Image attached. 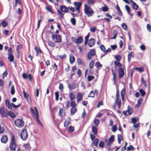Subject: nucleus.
Masks as SVG:
<instances>
[{
	"instance_id": "1a4fd4ad",
	"label": "nucleus",
	"mask_w": 151,
	"mask_h": 151,
	"mask_svg": "<svg viewBox=\"0 0 151 151\" xmlns=\"http://www.w3.org/2000/svg\"><path fill=\"white\" fill-rule=\"evenodd\" d=\"M35 56L37 57L39 54H42L43 55V52L41 50L39 47L36 45L35 47Z\"/></svg>"
},
{
	"instance_id": "13d9d810",
	"label": "nucleus",
	"mask_w": 151,
	"mask_h": 151,
	"mask_svg": "<svg viewBox=\"0 0 151 151\" xmlns=\"http://www.w3.org/2000/svg\"><path fill=\"white\" fill-rule=\"evenodd\" d=\"M59 89L62 91H63L64 89V86L62 83H60L59 84Z\"/></svg>"
},
{
	"instance_id": "79ce46f5",
	"label": "nucleus",
	"mask_w": 151,
	"mask_h": 151,
	"mask_svg": "<svg viewBox=\"0 0 151 151\" xmlns=\"http://www.w3.org/2000/svg\"><path fill=\"white\" fill-rule=\"evenodd\" d=\"M95 66L97 68L100 67H102V65L99 62H97L95 63Z\"/></svg>"
},
{
	"instance_id": "2f4dec72",
	"label": "nucleus",
	"mask_w": 151,
	"mask_h": 151,
	"mask_svg": "<svg viewBox=\"0 0 151 151\" xmlns=\"http://www.w3.org/2000/svg\"><path fill=\"white\" fill-rule=\"evenodd\" d=\"M113 33L114 34L113 37L111 38L112 39H115L116 38L117 35L118 34V32L117 30H114L113 31Z\"/></svg>"
},
{
	"instance_id": "7c9ffc66",
	"label": "nucleus",
	"mask_w": 151,
	"mask_h": 151,
	"mask_svg": "<svg viewBox=\"0 0 151 151\" xmlns=\"http://www.w3.org/2000/svg\"><path fill=\"white\" fill-rule=\"evenodd\" d=\"M9 115L12 118H14L15 117V115L14 113L13 112L11 111H8V116Z\"/></svg>"
},
{
	"instance_id": "cd10ccee",
	"label": "nucleus",
	"mask_w": 151,
	"mask_h": 151,
	"mask_svg": "<svg viewBox=\"0 0 151 151\" xmlns=\"http://www.w3.org/2000/svg\"><path fill=\"white\" fill-rule=\"evenodd\" d=\"M142 99L141 98H140L137 102V104L136 105V107L137 108L139 107L140 106L141 104V102L142 101Z\"/></svg>"
},
{
	"instance_id": "37998d69",
	"label": "nucleus",
	"mask_w": 151,
	"mask_h": 151,
	"mask_svg": "<svg viewBox=\"0 0 151 151\" xmlns=\"http://www.w3.org/2000/svg\"><path fill=\"white\" fill-rule=\"evenodd\" d=\"M135 70H136L138 71V72L141 73L144 71V68L143 67L137 68H135Z\"/></svg>"
},
{
	"instance_id": "393cba45",
	"label": "nucleus",
	"mask_w": 151,
	"mask_h": 151,
	"mask_svg": "<svg viewBox=\"0 0 151 151\" xmlns=\"http://www.w3.org/2000/svg\"><path fill=\"white\" fill-rule=\"evenodd\" d=\"M92 131L95 135H96L98 132L97 127L93 126L92 127Z\"/></svg>"
},
{
	"instance_id": "6e6552de",
	"label": "nucleus",
	"mask_w": 151,
	"mask_h": 151,
	"mask_svg": "<svg viewBox=\"0 0 151 151\" xmlns=\"http://www.w3.org/2000/svg\"><path fill=\"white\" fill-rule=\"evenodd\" d=\"M28 136V134L26 129H23L20 134V137L23 140H25L27 139Z\"/></svg>"
},
{
	"instance_id": "58836bf2",
	"label": "nucleus",
	"mask_w": 151,
	"mask_h": 151,
	"mask_svg": "<svg viewBox=\"0 0 151 151\" xmlns=\"http://www.w3.org/2000/svg\"><path fill=\"white\" fill-rule=\"evenodd\" d=\"M94 78L95 77L93 76L88 75L87 77L88 81V82H90L94 79Z\"/></svg>"
},
{
	"instance_id": "a19ab883",
	"label": "nucleus",
	"mask_w": 151,
	"mask_h": 151,
	"mask_svg": "<svg viewBox=\"0 0 151 151\" xmlns=\"http://www.w3.org/2000/svg\"><path fill=\"white\" fill-rule=\"evenodd\" d=\"M128 114L131 115L133 112V109L129 106H128Z\"/></svg>"
},
{
	"instance_id": "864d4df0",
	"label": "nucleus",
	"mask_w": 151,
	"mask_h": 151,
	"mask_svg": "<svg viewBox=\"0 0 151 151\" xmlns=\"http://www.w3.org/2000/svg\"><path fill=\"white\" fill-rule=\"evenodd\" d=\"M99 123V121L98 119H97L95 120L94 122V124L95 125L94 126L97 127L98 126Z\"/></svg>"
},
{
	"instance_id": "4d7b16f0",
	"label": "nucleus",
	"mask_w": 151,
	"mask_h": 151,
	"mask_svg": "<svg viewBox=\"0 0 151 151\" xmlns=\"http://www.w3.org/2000/svg\"><path fill=\"white\" fill-rule=\"evenodd\" d=\"M117 129V127L116 125H114L111 128V131L113 132H115Z\"/></svg>"
},
{
	"instance_id": "0eeeda50",
	"label": "nucleus",
	"mask_w": 151,
	"mask_h": 151,
	"mask_svg": "<svg viewBox=\"0 0 151 151\" xmlns=\"http://www.w3.org/2000/svg\"><path fill=\"white\" fill-rule=\"evenodd\" d=\"M14 124L17 127L21 128L24 125V122L22 119H18L15 120Z\"/></svg>"
},
{
	"instance_id": "423d86ee",
	"label": "nucleus",
	"mask_w": 151,
	"mask_h": 151,
	"mask_svg": "<svg viewBox=\"0 0 151 151\" xmlns=\"http://www.w3.org/2000/svg\"><path fill=\"white\" fill-rule=\"evenodd\" d=\"M71 40L73 42H74L77 45L81 44L83 41V39L81 36H80L76 38L73 37H72Z\"/></svg>"
},
{
	"instance_id": "052dcab7",
	"label": "nucleus",
	"mask_w": 151,
	"mask_h": 151,
	"mask_svg": "<svg viewBox=\"0 0 151 151\" xmlns=\"http://www.w3.org/2000/svg\"><path fill=\"white\" fill-rule=\"evenodd\" d=\"M122 28L125 30H127V25L124 23H123L121 25Z\"/></svg>"
},
{
	"instance_id": "20e7f679",
	"label": "nucleus",
	"mask_w": 151,
	"mask_h": 151,
	"mask_svg": "<svg viewBox=\"0 0 151 151\" xmlns=\"http://www.w3.org/2000/svg\"><path fill=\"white\" fill-rule=\"evenodd\" d=\"M51 37L52 40L55 43H60L62 42V36L60 35L52 34Z\"/></svg>"
},
{
	"instance_id": "9d476101",
	"label": "nucleus",
	"mask_w": 151,
	"mask_h": 151,
	"mask_svg": "<svg viewBox=\"0 0 151 151\" xmlns=\"http://www.w3.org/2000/svg\"><path fill=\"white\" fill-rule=\"evenodd\" d=\"M69 10H57L58 14L61 19L64 18V13H67Z\"/></svg>"
},
{
	"instance_id": "c03bdc74",
	"label": "nucleus",
	"mask_w": 151,
	"mask_h": 151,
	"mask_svg": "<svg viewBox=\"0 0 151 151\" xmlns=\"http://www.w3.org/2000/svg\"><path fill=\"white\" fill-rule=\"evenodd\" d=\"M1 24L3 27H6L7 26L8 23L6 21H3L1 23Z\"/></svg>"
},
{
	"instance_id": "7ed1b4c3",
	"label": "nucleus",
	"mask_w": 151,
	"mask_h": 151,
	"mask_svg": "<svg viewBox=\"0 0 151 151\" xmlns=\"http://www.w3.org/2000/svg\"><path fill=\"white\" fill-rule=\"evenodd\" d=\"M119 91L118 89H116V94L115 96V99L114 104H115L113 106V108L115 109L116 107V104L118 105V107L119 109H120L121 107V101L120 99H119Z\"/></svg>"
},
{
	"instance_id": "bb28decb",
	"label": "nucleus",
	"mask_w": 151,
	"mask_h": 151,
	"mask_svg": "<svg viewBox=\"0 0 151 151\" xmlns=\"http://www.w3.org/2000/svg\"><path fill=\"white\" fill-rule=\"evenodd\" d=\"M8 58L9 60L11 62H13L14 59V56L13 55H8Z\"/></svg>"
},
{
	"instance_id": "8fccbe9b",
	"label": "nucleus",
	"mask_w": 151,
	"mask_h": 151,
	"mask_svg": "<svg viewBox=\"0 0 151 151\" xmlns=\"http://www.w3.org/2000/svg\"><path fill=\"white\" fill-rule=\"evenodd\" d=\"M121 94L122 97V101H124V91L123 90H122L121 92Z\"/></svg>"
},
{
	"instance_id": "ddd939ff",
	"label": "nucleus",
	"mask_w": 151,
	"mask_h": 151,
	"mask_svg": "<svg viewBox=\"0 0 151 151\" xmlns=\"http://www.w3.org/2000/svg\"><path fill=\"white\" fill-rule=\"evenodd\" d=\"M95 43V40L94 38H91L89 40L88 43V45L90 47H93Z\"/></svg>"
},
{
	"instance_id": "338daca9",
	"label": "nucleus",
	"mask_w": 151,
	"mask_h": 151,
	"mask_svg": "<svg viewBox=\"0 0 151 151\" xmlns=\"http://www.w3.org/2000/svg\"><path fill=\"white\" fill-rule=\"evenodd\" d=\"M70 22L73 25H75L76 24V20L75 18H72L70 20Z\"/></svg>"
},
{
	"instance_id": "473e14b6",
	"label": "nucleus",
	"mask_w": 151,
	"mask_h": 151,
	"mask_svg": "<svg viewBox=\"0 0 151 151\" xmlns=\"http://www.w3.org/2000/svg\"><path fill=\"white\" fill-rule=\"evenodd\" d=\"M117 137L118 142L119 144H120L121 141L123 140V137L121 134H118Z\"/></svg>"
},
{
	"instance_id": "4c0bfd02",
	"label": "nucleus",
	"mask_w": 151,
	"mask_h": 151,
	"mask_svg": "<svg viewBox=\"0 0 151 151\" xmlns=\"http://www.w3.org/2000/svg\"><path fill=\"white\" fill-rule=\"evenodd\" d=\"M115 59L117 60V61H119L121 59L122 57L121 55H115L114 57Z\"/></svg>"
},
{
	"instance_id": "6e6d98bb",
	"label": "nucleus",
	"mask_w": 151,
	"mask_h": 151,
	"mask_svg": "<svg viewBox=\"0 0 151 151\" xmlns=\"http://www.w3.org/2000/svg\"><path fill=\"white\" fill-rule=\"evenodd\" d=\"M104 143L103 141H101L99 144V146L100 147H103L104 146Z\"/></svg>"
},
{
	"instance_id": "c85d7f7f",
	"label": "nucleus",
	"mask_w": 151,
	"mask_h": 151,
	"mask_svg": "<svg viewBox=\"0 0 151 151\" xmlns=\"http://www.w3.org/2000/svg\"><path fill=\"white\" fill-rule=\"evenodd\" d=\"M132 6L134 9H137L138 8V5L134 1H132Z\"/></svg>"
},
{
	"instance_id": "774afa93",
	"label": "nucleus",
	"mask_w": 151,
	"mask_h": 151,
	"mask_svg": "<svg viewBox=\"0 0 151 151\" xmlns=\"http://www.w3.org/2000/svg\"><path fill=\"white\" fill-rule=\"evenodd\" d=\"M93 55H92L89 52L87 54V58L89 60H90L91 59L92 57L93 56Z\"/></svg>"
},
{
	"instance_id": "72a5a7b5",
	"label": "nucleus",
	"mask_w": 151,
	"mask_h": 151,
	"mask_svg": "<svg viewBox=\"0 0 151 151\" xmlns=\"http://www.w3.org/2000/svg\"><path fill=\"white\" fill-rule=\"evenodd\" d=\"M57 57L58 58L61 60H63L66 58V55L65 54H64L63 55H58Z\"/></svg>"
},
{
	"instance_id": "f03ea898",
	"label": "nucleus",
	"mask_w": 151,
	"mask_h": 151,
	"mask_svg": "<svg viewBox=\"0 0 151 151\" xmlns=\"http://www.w3.org/2000/svg\"><path fill=\"white\" fill-rule=\"evenodd\" d=\"M17 145L15 142V139L14 136L12 134L11 136V141L9 145V147L12 151L16 150Z\"/></svg>"
},
{
	"instance_id": "c756f323",
	"label": "nucleus",
	"mask_w": 151,
	"mask_h": 151,
	"mask_svg": "<svg viewBox=\"0 0 151 151\" xmlns=\"http://www.w3.org/2000/svg\"><path fill=\"white\" fill-rule=\"evenodd\" d=\"M111 72H112V75L113 76V79L114 81V82L115 83L116 81V73H115L114 71L113 70V68H111Z\"/></svg>"
},
{
	"instance_id": "f8f14e48",
	"label": "nucleus",
	"mask_w": 151,
	"mask_h": 151,
	"mask_svg": "<svg viewBox=\"0 0 151 151\" xmlns=\"http://www.w3.org/2000/svg\"><path fill=\"white\" fill-rule=\"evenodd\" d=\"M83 95L81 93H78L77 95V102L78 103L80 101H82L83 99Z\"/></svg>"
},
{
	"instance_id": "a211bd4d",
	"label": "nucleus",
	"mask_w": 151,
	"mask_h": 151,
	"mask_svg": "<svg viewBox=\"0 0 151 151\" xmlns=\"http://www.w3.org/2000/svg\"><path fill=\"white\" fill-rule=\"evenodd\" d=\"M23 146L24 147L25 150L27 151H30L31 149V147L29 143H27L23 144Z\"/></svg>"
},
{
	"instance_id": "ea45409f",
	"label": "nucleus",
	"mask_w": 151,
	"mask_h": 151,
	"mask_svg": "<svg viewBox=\"0 0 151 151\" xmlns=\"http://www.w3.org/2000/svg\"><path fill=\"white\" fill-rule=\"evenodd\" d=\"M95 96V93L93 91H91L89 93L88 97H94Z\"/></svg>"
},
{
	"instance_id": "49530a36",
	"label": "nucleus",
	"mask_w": 151,
	"mask_h": 151,
	"mask_svg": "<svg viewBox=\"0 0 151 151\" xmlns=\"http://www.w3.org/2000/svg\"><path fill=\"white\" fill-rule=\"evenodd\" d=\"M36 119H37V122H38L40 125L41 126L43 127V125L42 124L41 122L39 120V115H36Z\"/></svg>"
},
{
	"instance_id": "0e129e2a",
	"label": "nucleus",
	"mask_w": 151,
	"mask_h": 151,
	"mask_svg": "<svg viewBox=\"0 0 151 151\" xmlns=\"http://www.w3.org/2000/svg\"><path fill=\"white\" fill-rule=\"evenodd\" d=\"M89 52L90 53L93 55L94 56L96 55V52L95 49H91V50H90Z\"/></svg>"
},
{
	"instance_id": "4be33fe9",
	"label": "nucleus",
	"mask_w": 151,
	"mask_h": 151,
	"mask_svg": "<svg viewBox=\"0 0 151 151\" xmlns=\"http://www.w3.org/2000/svg\"><path fill=\"white\" fill-rule=\"evenodd\" d=\"M5 104L6 106L9 109H12V108L9 100L6 99L5 100Z\"/></svg>"
},
{
	"instance_id": "f704fd0d",
	"label": "nucleus",
	"mask_w": 151,
	"mask_h": 151,
	"mask_svg": "<svg viewBox=\"0 0 151 151\" xmlns=\"http://www.w3.org/2000/svg\"><path fill=\"white\" fill-rule=\"evenodd\" d=\"M100 48L101 50L105 54L106 50L104 46L103 45H101L100 46Z\"/></svg>"
},
{
	"instance_id": "5701e85b",
	"label": "nucleus",
	"mask_w": 151,
	"mask_h": 151,
	"mask_svg": "<svg viewBox=\"0 0 151 151\" xmlns=\"http://www.w3.org/2000/svg\"><path fill=\"white\" fill-rule=\"evenodd\" d=\"M71 11H72V12H75V11H76V13H72L71 14V15L73 17H76L78 16V14L80 12V10H70Z\"/></svg>"
},
{
	"instance_id": "e2e57ef3",
	"label": "nucleus",
	"mask_w": 151,
	"mask_h": 151,
	"mask_svg": "<svg viewBox=\"0 0 151 151\" xmlns=\"http://www.w3.org/2000/svg\"><path fill=\"white\" fill-rule=\"evenodd\" d=\"M76 105L75 102L72 100L70 103V106L72 107H76Z\"/></svg>"
},
{
	"instance_id": "aec40b11",
	"label": "nucleus",
	"mask_w": 151,
	"mask_h": 151,
	"mask_svg": "<svg viewBox=\"0 0 151 151\" xmlns=\"http://www.w3.org/2000/svg\"><path fill=\"white\" fill-rule=\"evenodd\" d=\"M8 140V138L7 136L4 135L3 136L1 139V141L2 142L4 143H6Z\"/></svg>"
},
{
	"instance_id": "603ef678",
	"label": "nucleus",
	"mask_w": 151,
	"mask_h": 151,
	"mask_svg": "<svg viewBox=\"0 0 151 151\" xmlns=\"http://www.w3.org/2000/svg\"><path fill=\"white\" fill-rule=\"evenodd\" d=\"M23 93L24 94V98L27 99L29 95L27 93H25L24 90L23 91Z\"/></svg>"
},
{
	"instance_id": "de8ad7c7",
	"label": "nucleus",
	"mask_w": 151,
	"mask_h": 151,
	"mask_svg": "<svg viewBox=\"0 0 151 151\" xmlns=\"http://www.w3.org/2000/svg\"><path fill=\"white\" fill-rule=\"evenodd\" d=\"M139 92L140 94L142 96H144L146 94L145 91L142 89H140L139 90Z\"/></svg>"
},
{
	"instance_id": "09e8293b",
	"label": "nucleus",
	"mask_w": 151,
	"mask_h": 151,
	"mask_svg": "<svg viewBox=\"0 0 151 151\" xmlns=\"http://www.w3.org/2000/svg\"><path fill=\"white\" fill-rule=\"evenodd\" d=\"M99 142L98 138H96L93 142V144L95 146H97Z\"/></svg>"
},
{
	"instance_id": "69168bd1",
	"label": "nucleus",
	"mask_w": 151,
	"mask_h": 151,
	"mask_svg": "<svg viewBox=\"0 0 151 151\" xmlns=\"http://www.w3.org/2000/svg\"><path fill=\"white\" fill-rule=\"evenodd\" d=\"M55 100L56 101H58L59 99V94L58 92H55Z\"/></svg>"
},
{
	"instance_id": "bf43d9fd",
	"label": "nucleus",
	"mask_w": 151,
	"mask_h": 151,
	"mask_svg": "<svg viewBox=\"0 0 151 151\" xmlns=\"http://www.w3.org/2000/svg\"><path fill=\"white\" fill-rule=\"evenodd\" d=\"M8 55H13V51L12 50V48L11 47H10L8 50Z\"/></svg>"
},
{
	"instance_id": "6ab92c4d",
	"label": "nucleus",
	"mask_w": 151,
	"mask_h": 151,
	"mask_svg": "<svg viewBox=\"0 0 151 151\" xmlns=\"http://www.w3.org/2000/svg\"><path fill=\"white\" fill-rule=\"evenodd\" d=\"M71 122V119L70 117H68L67 119L65 120L64 124L65 127H67L69 124Z\"/></svg>"
},
{
	"instance_id": "680f3d73",
	"label": "nucleus",
	"mask_w": 151,
	"mask_h": 151,
	"mask_svg": "<svg viewBox=\"0 0 151 151\" xmlns=\"http://www.w3.org/2000/svg\"><path fill=\"white\" fill-rule=\"evenodd\" d=\"M109 141L111 142H113L114 140V135H112L109 138Z\"/></svg>"
},
{
	"instance_id": "3c124183",
	"label": "nucleus",
	"mask_w": 151,
	"mask_h": 151,
	"mask_svg": "<svg viewBox=\"0 0 151 151\" xmlns=\"http://www.w3.org/2000/svg\"><path fill=\"white\" fill-rule=\"evenodd\" d=\"M15 91L14 87V85H12L11 87V93L12 95H14L15 93Z\"/></svg>"
},
{
	"instance_id": "c9c22d12",
	"label": "nucleus",
	"mask_w": 151,
	"mask_h": 151,
	"mask_svg": "<svg viewBox=\"0 0 151 151\" xmlns=\"http://www.w3.org/2000/svg\"><path fill=\"white\" fill-rule=\"evenodd\" d=\"M94 60H92L90 62L89 64V68L90 69H92L93 68L94 66Z\"/></svg>"
},
{
	"instance_id": "9b49d317",
	"label": "nucleus",
	"mask_w": 151,
	"mask_h": 151,
	"mask_svg": "<svg viewBox=\"0 0 151 151\" xmlns=\"http://www.w3.org/2000/svg\"><path fill=\"white\" fill-rule=\"evenodd\" d=\"M59 115L60 116L63 117L65 116L66 115V112L63 108H60L59 111Z\"/></svg>"
},
{
	"instance_id": "f3484780",
	"label": "nucleus",
	"mask_w": 151,
	"mask_h": 151,
	"mask_svg": "<svg viewBox=\"0 0 151 151\" xmlns=\"http://www.w3.org/2000/svg\"><path fill=\"white\" fill-rule=\"evenodd\" d=\"M82 3L81 2H74V5L76 9H79Z\"/></svg>"
},
{
	"instance_id": "b1692460",
	"label": "nucleus",
	"mask_w": 151,
	"mask_h": 151,
	"mask_svg": "<svg viewBox=\"0 0 151 151\" xmlns=\"http://www.w3.org/2000/svg\"><path fill=\"white\" fill-rule=\"evenodd\" d=\"M70 63L72 64L75 61V58L73 54H71L70 55Z\"/></svg>"
},
{
	"instance_id": "4468645a",
	"label": "nucleus",
	"mask_w": 151,
	"mask_h": 151,
	"mask_svg": "<svg viewBox=\"0 0 151 151\" xmlns=\"http://www.w3.org/2000/svg\"><path fill=\"white\" fill-rule=\"evenodd\" d=\"M47 43L48 45L52 49V50L54 49L55 46V42H53L52 41L48 40L47 41Z\"/></svg>"
},
{
	"instance_id": "e433bc0d",
	"label": "nucleus",
	"mask_w": 151,
	"mask_h": 151,
	"mask_svg": "<svg viewBox=\"0 0 151 151\" xmlns=\"http://www.w3.org/2000/svg\"><path fill=\"white\" fill-rule=\"evenodd\" d=\"M141 83H142L143 84L144 86L146 88L147 87V85L146 81L144 79V78L142 77H141Z\"/></svg>"
},
{
	"instance_id": "dca6fc26",
	"label": "nucleus",
	"mask_w": 151,
	"mask_h": 151,
	"mask_svg": "<svg viewBox=\"0 0 151 151\" xmlns=\"http://www.w3.org/2000/svg\"><path fill=\"white\" fill-rule=\"evenodd\" d=\"M68 87L70 90L71 91V90L74 89L76 88V84L74 82L72 83V84L70 83L68 85Z\"/></svg>"
},
{
	"instance_id": "2eb2a0df",
	"label": "nucleus",
	"mask_w": 151,
	"mask_h": 151,
	"mask_svg": "<svg viewBox=\"0 0 151 151\" xmlns=\"http://www.w3.org/2000/svg\"><path fill=\"white\" fill-rule=\"evenodd\" d=\"M84 12L88 17L92 16L94 13L93 10H84Z\"/></svg>"
},
{
	"instance_id": "5fc2aeb1",
	"label": "nucleus",
	"mask_w": 151,
	"mask_h": 151,
	"mask_svg": "<svg viewBox=\"0 0 151 151\" xmlns=\"http://www.w3.org/2000/svg\"><path fill=\"white\" fill-rule=\"evenodd\" d=\"M134 52H132L128 53V56H129L130 57L134 58Z\"/></svg>"
},
{
	"instance_id": "a18cd8bd",
	"label": "nucleus",
	"mask_w": 151,
	"mask_h": 151,
	"mask_svg": "<svg viewBox=\"0 0 151 151\" xmlns=\"http://www.w3.org/2000/svg\"><path fill=\"white\" fill-rule=\"evenodd\" d=\"M74 131V128L72 126H70L68 129V131L69 132H71Z\"/></svg>"
},
{
	"instance_id": "412c9836",
	"label": "nucleus",
	"mask_w": 151,
	"mask_h": 151,
	"mask_svg": "<svg viewBox=\"0 0 151 151\" xmlns=\"http://www.w3.org/2000/svg\"><path fill=\"white\" fill-rule=\"evenodd\" d=\"M77 111V109L76 107H71L70 110V114L71 115H73Z\"/></svg>"
},
{
	"instance_id": "f257e3e1",
	"label": "nucleus",
	"mask_w": 151,
	"mask_h": 151,
	"mask_svg": "<svg viewBox=\"0 0 151 151\" xmlns=\"http://www.w3.org/2000/svg\"><path fill=\"white\" fill-rule=\"evenodd\" d=\"M114 64L115 65L114 68L116 69L117 67H118V73L119 74V78L120 79L123 77L124 75V69L122 67V65L120 63L117 61H114Z\"/></svg>"
},
{
	"instance_id": "39448f33",
	"label": "nucleus",
	"mask_w": 151,
	"mask_h": 151,
	"mask_svg": "<svg viewBox=\"0 0 151 151\" xmlns=\"http://www.w3.org/2000/svg\"><path fill=\"white\" fill-rule=\"evenodd\" d=\"M8 111L6 108L5 107H2L0 108V114L2 117H7Z\"/></svg>"
},
{
	"instance_id": "a878e982",
	"label": "nucleus",
	"mask_w": 151,
	"mask_h": 151,
	"mask_svg": "<svg viewBox=\"0 0 151 151\" xmlns=\"http://www.w3.org/2000/svg\"><path fill=\"white\" fill-rule=\"evenodd\" d=\"M69 97L71 101L73 100L75 98V94L73 92L69 93Z\"/></svg>"
}]
</instances>
